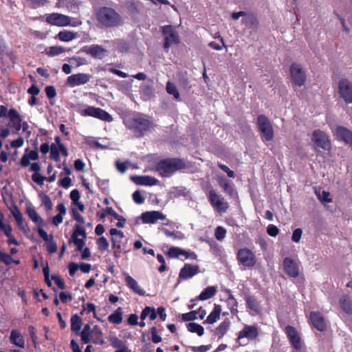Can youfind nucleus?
<instances>
[{
	"instance_id": "obj_48",
	"label": "nucleus",
	"mask_w": 352,
	"mask_h": 352,
	"mask_svg": "<svg viewBox=\"0 0 352 352\" xmlns=\"http://www.w3.org/2000/svg\"><path fill=\"white\" fill-rule=\"evenodd\" d=\"M10 341L16 344V346H19L20 347L22 346V337L21 336V333L19 331L13 330L11 332L10 335Z\"/></svg>"
},
{
	"instance_id": "obj_3",
	"label": "nucleus",
	"mask_w": 352,
	"mask_h": 352,
	"mask_svg": "<svg viewBox=\"0 0 352 352\" xmlns=\"http://www.w3.org/2000/svg\"><path fill=\"white\" fill-rule=\"evenodd\" d=\"M95 14L101 27L114 28L121 25L123 23L122 16L112 8H99Z\"/></svg>"
},
{
	"instance_id": "obj_14",
	"label": "nucleus",
	"mask_w": 352,
	"mask_h": 352,
	"mask_svg": "<svg viewBox=\"0 0 352 352\" xmlns=\"http://www.w3.org/2000/svg\"><path fill=\"white\" fill-rule=\"evenodd\" d=\"M237 259L243 267L248 268L254 267L256 262L254 252L248 248H242L238 251Z\"/></svg>"
},
{
	"instance_id": "obj_52",
	"label": "nucleus",
	"mask_w": 352,
	"mask_h": 352,
	"mask_svg": "<svg viewBox=\"0 0 352 352\" xmlns=\"http://www.w3.org/2000/svg\"><path fill=\"white\" fill-rule=\"evenodd\" d=\"M29 6L32 8L36 9L39 7L43 6L48 0H26Z\"/></svg>"
},
{
	"instance_id": "obj_38",
	"label": "nucleus",
	"mask_w": 352,
	"mask_h": 352,
	"mask_svg": "<svg viewBox=\"0 0 352 352\" xmlns=\"http://www.w3.org/2000/svg\"><path fill=\"white\" fill-rule=\"evenodd\" d=\"M148 316L151 320H154L157 318V311L153 307H146L140 314V319L144 320Z\"/></svg>"
},
{
	"instance_id": "obj_40",
	"label": "nucleus",
	"mask_w": 352,
	"mask_h": 352,
	"mask_svg": "<svg viewBox=\"0 0 352 352\" xmlns=\"http://www.w3.org/2000/svg\"><path fill=\"white\" fill-rule=\"evenodd\" d=\"M27 212L37 226H43V220L34 208H28Z\"/></svg>"
},
{
	"instance_id": "obj_58",
	"label": "nucleus",
	"mask_w": 352,
	"mask_h": 352,
	"mask_svg": "<svg viewBox=\"0 0 352 352\" xmlns=\"http://www.w3.org/2000/svg\"><path fill=\"white\" fill-rule=\"evenodd\" d=\"M151 340L153 343H159L162 340V337L157 333V329L156 327H153L151 329Z\"/></svg>"
},
{
	"instance_id": "obj_7",
	"label": "nucleus",
	"mask_w": 352,
	"mask_h": 352,
	"mask_svg": "<svg viewBox=\"0 0 352 352\" xmlns=\"http://www.w3.org/2000/svg\"><path fill=\"white\" fill-rule=\"evenodd\" d=\"M80 115L84 117H91L104 122H112L113 117L106 110L94 106H87Z\"/></svg>"
},
{
	"instance_id": "obj_39",
	"label": "nucleus",
	"mask_w": 352,
	"mask_h": 352,
	"mask_svg": "<svg viewBox=\"0 0 352 352\" xmlns=\"http://www.w3.org/2000/svg\"><path fill=\"white\" fill-rule=\"evenodd\" d=\"M187 329L188 331L197 334L199 336H202L204 334V329L199 323H194L190 322L187 324Z\"/></svg>"
},
{
	"instance_id": "obj_47",
	"label": "nucleus",
	"mask_w": 352,
	"mask_h": 352,
	"mask_svg": "<svg viewBox=\"0 0 352 352\" xmlns=\"http://www.w3.org/2000/svg\"><path fill=\"white\" fill-rule=\"evenodd\" d=\"M96 243H97L98 250L102 252L108 250V249L109 248V241L107 239V238L104 236H100L99 239H98Z\"/></svg>"
},
{
	"instance_id": "obj_30",
	"label": "nucleus",
	"mask_w": 352,
	"mask_h": 352,
	"mask_svg": "<svg viewBox=\"0 0 352 352\" xmlns=\"http://www.w3.org/2000/svg\"><path fill=\"white\" fill-rule=\"evenodd\" d=\"M78 37V33L74 32L72 30H60L56 36V38L59 39L60 41L69 42Z\"/></svg>"
},
{
	"instance_id": "obj_24",
	"label": "nucleus",
	"mask_w": 352,
	"mask_h": 352,
	"mask_svg": "<svg viewBox=\"0 0 352 352\" xmlns=\"http://www.w3.org/2000/svg\"><path fill=\"white\" fill-rule=\"evenodd\" d=\"M131 179L135 184L143 186H154L159 182L157 179L148 175L134 176Z\"/></svg>"
},
{
	"instance_id": "obj_12",
	"label": "nucleus",
	"mask_w": 352,
	"mask_h": 352,
	"mask_svg": "<svg viewBox=\"0 0 352 352\" xmlns=\"http://www.w3.org/2000/svg\"><path fill=\"white\" fill-rule=\"evenodd\" d=\"M45 22L50 25L56 26L77 25V24L71 23L69 16L56 12L46 14Z\"/></svg>"
},
{
	"instance_id": "obj_13",
	"label": "nucleus",
	"mask_w": 352,
	"mask_h": 352,
	"mask_svg": "<svg viewBox=\"0 0 352 352\" xmlns=\"http://www.w3.org/2000/svg\"><path fill=\"white\" fill-rule=\"evenodd\" d=\"M283 267L284 272L290 278H298L300 275V263L291 257L283 259Z\"/></svg>"
},
{
	"instance_id": "obj_2",
	"label": "nucleus",
	"mask_w": 352,
	"mask_h": 352,
	"mask_svg": "<svg viewBox=\"0 0 352 352\" xmlns=\"http://www.w3.org/2000/svg\"><path fill=\"white\" fill-rule=\"evenodd\" d=\"M187 168L186 161L179 157H168L157 162L155 170L163 177H168L174 173Z\"/></svg>"
},
{
	"instance_id": "obj_45",
	"label": "nucleus",
	"mask_w": 352,
	"mask_h": 352,
	"mask_svg": "<svg viewBox=\"0 0 352 352\" xmlns=\"http://www.w3.org/2000/svg\"><path fill=\"white\" fill-rule=\"evenodd\" d=\"M102 333L101 330L97 327H95L92 331L93 343L102 344L104 343V340L102 338Z\"/></svg>"
},
{
	"instance_id": "obj_16",
	"label": "nucleus",
	"mask_w": 352,
	"mask_h": 352,
	"mask_svg": "<svg viewBox=\"0 0 352 352\" xmlns=\"http://www.w3.org/2000/svg\"><path fill=\"white\" fill-rule=\"evenodd\" d=\"M199 273V266L190 263H185L181 268L178 280H188Z\"/></svg>"
},
{
	"instance_id": "obj_17",
	"label": "nucleus",
	"mask_w": 352,
	"mask_h": 352,
	"mask_svg": "<svg viewBox=\"0 0 352 352\" xmlns=\"http://www.w3.org/2000/svg\"><path fill=\"white\" fill-rule=\"evenodd\" d=\"M309 323L311 326L320 332L326 331L327 324L322 313L319 311H311L309 314Z\"/></svg>"
},
{
	"instance_id": "obj_5",
	"label": "nucleus",
	"mask_w": 352,
	"mask_h": 352,
	"mask_svg": "<svg viewBox=\"0 0 352 352\" xmlns=\"http://www.w3.org/2000/svg\"><path fill=\"white\" fill-rule=\"evenodd\" d=\"M206 195L210 205L217 212L223 213L227 211L229 208V204L211 186H210Z\"/></svg>"
},
{
	"instance_id": "obj_50",
	"label": "nucleus",
	"mask_w": 352,
	"mask_h": 352,
	"mask_svg": "<svg viewBox=\"0 0 352 352\" xmlns=\"http://www.w3.org/2000/svg\"><path fill=\"white\" fill-rule=\"evenodd\" d=\"M110 342L112 346L116 349H122V347L126 346L124 342L116 336L110 338Z\"/></svg>"
},
{
	"instance_id": "obj_63",
	"label": "nucleus",
	"mask_w": 352,
	"mask_h": 352,
	"mask_svg": "<svg viewBox=\"0 0 352 352\" xmlns=\"http://www.w3.org/2000/svg\"><path fill=\"white\" fill-rule=\"evenodd\" d=\"M52 279L54 281L56 285L60 289H64L65 287V283L59 275L54 274L52 276Z\"/></svg>"
},
{
	"instance_id": "obj_26",
	"label": "nucleus",
	"mask_w": 352,
	"mask_h": 352,
	"mask_svg": "<svg viewBox=\"0 0 352 352\" xmlns=\"http://www.w3.org/2000/svg\"><path fill=\"white\" fill-rule=\"evenodd\" d=\"M217 291V289L215 286H208L199 294V295L197 297V299L200 301L211 299L214 296Z\"/></svg>"
},
{
	"instance_id": "obj_51",
	"label": "nucleus",
	"mask_w": 352,
	"mask_h": 352,
	"mask_svg": "<svg viewBox=\"0 0 352 352\" xmlns=\"http://www.w3.org/2000/svg\"><path fill=\"white\" fill-rule=\"evenodd\" d=\"M180 249L177 247H170L166 252V256L171 258H179L180 256Z\"/></svg>"
},
{
	"instance_id": "obj_18",
	"label": "nucleus",
	"mask_w": 352,
	"mask_h": 352,
	"mask_svg": "<svg viewBox=\"0 0 352 352\" xmlns=\"http://www.w3.org/2000/svg\"><path fill=\"white\" fill-rule=\"evenodd\" d=\"M165 219L166 215L159 210L146 211L141 214L142 222L145 224H154Z\"/></svg>"
},
{
	"instance_id": "obj_33",
	"label": "nucleus",
	"mask_w": 352,
	"mask_h": 352,
	"mask_svg": "<svg viewBox=\"0 0 352 352\" xmlns=\"http://www.w3.org/2000/svg\"><path fill=\"white\" fill-rule=\"evenodd\" d=\"M243 23L248 28L256 29L258 26V21L257 18L250 14H245V16L243 19Z\"/></svg>"
},
{
	"instance_id": "obj_57",
	"label": "nucleus",
	"mask_w": 352,
	"mask_h": 352,
	"mask_svg": "<svg viewBox=\"0 0 352 352\" xmlns=\"http://www.w3.org/2000/svg\"><path fill=\"white\" fill-rule=\"evenodd\" d=\"M217 166L219 169L226 173L229 177L234 178L235 177L234 171L231 170L227 166L224 165V164L217 162Z\"/></svg>"
},
{
	"instance_id": "obj_28",
	"label": "nucleus",
	"mask_w": 352,
	"mask_h": 352,
	"mask_svg": "<svg viewBox=\"0 0 352 352\" xmlns=\"http://www.w3.org/2000/svg\"><path fill=\"white\" fill-rule=\"evenodd\" d=\"M219 184L223 190V192L230 197H232L234 194V186L230 183V182L223 177L219 178Z\"/></svg>"
},
{
	"instance_id": "obj_32",
	"label": "nucleus",
	"mask_w": 352,
	"mask_h": 352,
	"mask_svg": "<svg viewBox=\"0 0 352 352\" xmlns=\"http://www.w3.org/2000/svg\"><path fill=\"white\" fill-rule=\"evenodd\" d=\"M230 325L229 319L226 318L219 323V325L215 330V334L219 338H223L228 332Z\"/></svg>"
},
{
	"instance_id": "obj_20",
	"label": "nucleus",
	"mask_w": 352,
	"mask_h": 352,
	"mask_svg": "<svg viewBox=\"0 0 352 352\" xmlns=\"http://www.w3.org/2000/svg\"><path fill=\"white\" fill-rule=\"evenodd\" d=\"M90 80V75L88 74L78 73L72 74L67 77V85L71 87L79 86V85H85Z\"/></svg>"
},
{
	"instance_id": "obj_4",
	"label": "nucleus",
	"mask_w": 352,
	"mask_h": 352,
	"mask_svg": "<svg viewBox=\"0 0 352 352\" xmlns=\"http://www.w3.org/2000/svg\"><path fill=\"white\" fill-rule=\"evenodd\" d=\"M86 238L87 233L85 229L79 225H76L71 236V239L76 246L78 251L83 250L81 255L82 259L88 258L91 255L89 248H87L84 249Z\"/></svg>"
},
{
	"instance_id": "obj_64",
	"label": "nucleus",
	"mask_w": 352,
	"mask_h": 352,
	"mask_svg": "<svg viewBox=\"0 0 352 352\" xmlns=\"http://www.w3.org/2000/svg\"><path fill=\"white\" fill-rule=\"evenodd\" d=\"M32 180L38 185H43L44 180L46 179V177L42 176L39 173H34L32 177Z\"/></svg>"
},
{
	"instance_id": "obj_1",
	"label": "nucleus",
	"mask_w": 352,
	"mask_h": 352,
	"mask_svg": "<svg viewBox=\"0 0 352 352\" xmlns=\"http://www.w3.org/2000/svg\"><path fill=\"white\" fill-rule=\"evenodd\" d=\"M123 122L136 138H142L146 133L152 132L157 126L151 118L141 113L132 114L125 118Z\"/></svg>"
},
{
	"instance_id": "obj_60",
	"label": "nucleus",
	"mask_w": 352,
	"mask_h": 352,
	"mask_svg": "<svg viewBox=\"0 0 352 352\" xmlns=\"http://www.w3.org/2000/svg\"><path fill=\"white\" fill-rule=\"evenodd\" d=\"M41 202L42 205H43L47 210L52 209L53 204L49 196L43 195V196L41 198Z\"/></svg>"
},
{
	"instance_id": "obj_41",
	"label": "nucleus",
	"mask_w": 352,
	"mask_h": 352,
	"mask_svg": "<svg viewBox=\"0 0 352 352\" xmlns=\"http://www.w3.org/2000/svg\"><path fill=\"white\" fill-rule=\"evenodd\" d=\"M45 245L46 247L47 252L52 254H54L58 250L57 243L54 239V236H52L51 238H50L48 240L45 241Z\"/></svg>"
},
{
	"instance_id": "obj_49",
	"label": "nucleus",
	"mask_w": 352,
	"mask_h": 352,
	"mask_svg": "<svg viewBox=\"0 0 352 352\" xmlns=\"http://www.w3.org/2000/svg\"><path fill=\"white\" fill-rule=\"evenodd\" d=\"M65 51V48L61 46H51L47 49L46 53L51 57L63 53Z\"/></svg>"
},
{
	"instance_id": "obj_59",
	"label": "nucleus",
	"mask_w": 352,
	"mask_h": 352,
	"mask_svg": "<svg viewBox=\"0 0 352 352\" xmlns=\"http://www.w3.org/2000/svg\"><path fill=\"white\" fill-rule=\"evenodd\" d=\"M45 92L46 94L47 97L49 99L54 98L56 96V90L53 86H47L45 89Z\"/></svg>"
},
{
	"instance_id": "obj_23",
	"label": "nucleus",
	"mask_w": 352,
	"mask_h": 352,
	"mask_svg": "<svg viewBox=\"0 0 352 352\" xmlns=\"http://www.w3.org/2000/svg\"><path fill=\"white\" fill-rule=\"evenodd\" d=\"M285 332L292 346L297 350L301 349V340L295 328L292 326H287L285 328Z\"/></svg>"
},
{
	"instance_id": "obj_42",
	"label": "nucleus",
	"mask_w": 352,
	"mask_h": 352,
	"mask_svg": "<svg viewBox=\"0 0 352 352\" xmlns=\"http://www.w3.org/2000/svg\"><path fill=\"white\" fill-rule=\"evenodd\" d=\"M166 92L173 96L176 100H180V94L175 85V84L170 81L166 82Z\"/></svg>"
},
{
	"instance_id": "obj_44",
	"label": "nucleus",
	"mask_w": 352,
	"mask_h": 352,
	"mask_svg": "<svg viewBox=\"0 0 352 352\" xmlns=\"http://www.w3.org/2000/svg\"><path fill=\"white\" fill-rule=\"evenodd\" d=\"M246 306L252 310H256L258 307V302L254 296H247L245 298Z\"/></svg>"
},
{
	"instance_id": "obj_61",
	"label": "nucleus",
	"mask_w": 352,
	"mask_h": 352,
	"mask_svg": "<svg viewBox=\"0 0 352 352\" xmlns=\"http://www.w3.org/2000/svg\"><path fill=\"white\" fill-rule=\"evenodd\" d=\"M133 199L138 204H142L144 201V198L142 196L140 190L133 192Z\"/></svg>"
},
{
	"instance_id": "obj_25",
	"label": "nucleus",
	"mask_w": 352,
	"mask_h": 352,
	"mask_svg": "<svg viewBox=\"0 0 352 352\" xmlns=\"http://www.w3.org/2000/svg\"><path fill=\"white\" fill-rule=\"evenodd\" d=\"M125 283L128 287L132 289L135 293L140 296L144 295L145 291L140 287L138 281L129 275L125 277Z\"/></svg>"
},
{
	"instance_id": "obj_53",
	"label": "nucleus",
	"mask_w": 352,
	"mask_h": 352,
	"mask_svg": "<svg viewBox=\"0 0 352 352\" xmlns=\"http://www.w3.org/2000/svg\"><path fill=\"white\" fill-rule=\"evenodd\" d=\"M81 339L85 343L90 342V326L87 324L81 332Z\"/></svg>"
},
{
	"instance_id": "obj_6",
	"label": "nucleus",
	"mask_w": 352,
	"mask_h": 352,
	"mask_svg": "<svg viewBox=\"0 0 352 352\" xmlns=\"http://www.w3.org/2000/svg\"><path fill=\"white\" fill-rule=\"evenodd\" d=\"M259 336V329L257 324H243V329L237 333L236 342L239 345H245L243 343L244 339L248 342L258 340Z\"/></svg>"
},
{
	"instance_id": "obj_15",
	"label": "nucleus",
	"mask_w": 352,
	"mask_h": 352,
	"mask_svg": "<svg viewBox=\"0 0 352 352\" xmlns=\"http://www.w3.org/2000/svg\"><path fill=\"white\" fill-rule=\"evenodd\" d=\"M338 93L346 103L352 102V83L347 78H342L338 82Z\"/></svg>"
},
{
	"instance_id": "obj_27",
	"label": "nucleus",
	"mask_w": 352,
	"mask_h": 352,
	"mask_svg": "<svg viewBox=\"0 0 352 352\" xmlns=\"http://www.w3.org/2000/svg\"><path fill=\"white\" fill-rule=\"evenodd\" d=\"M8 118L10 119L9 125L19 131L21 129V118L19 114L14 109H11L8 113Z\"/></svg>"
},
{
	"instance_id": "obj_43",
	"label": "nucleus",
	"mask_w": 352,
	"mask_h": 352,
	"mask_svg": "<svg viewBox=\"0 0 352 352\" xmlns=\"http://www.w3.org/2000/svg\"><path fill=\"white\" fill-rule=\"evenodd\" d=\"M8 208H9L11 213L14 217V218L16 219V220L18 222L19 226H20L22 219H21V213H20V210H19V208L13 202H11L10 204L8 205Z\"/></svg>"
},
{
	"instance_id": "obj_36",
	"label": "nucleus",
	"mask_w": 352,
	"mask_h": 352,
	"mask_svg": "<svg viewBox=\"0 0 352 352\" xmlns=\"http://www.w3.org/2000/svg\"><path fill=\"white\" fill-rule=\"evenodd\" d=\"M38 152L35 150L29 151L25 149V153L23 155V167H26L30 164V160H38Z\"/></svg>"
},
{
	"instance_id": "obj_37",
	"label": "nucleus",
	"mask_w": 352,
	"mask_h": 352,
	"mask_svg": "<svg viewBox=\"0 0 352 352\" xmlns=\"http://www.w3.org/2000/svg\"><path fill=\"white\" fill-rule=\"evenodd\" d=\"M108 320L111 324H120L122 320V309L121 307L117 308L113 313L108 316Z\"/></svg>"
},
{
	"instance_id": "obj_62",
	"label": "nucleus",
	"mask_w": 352,
	"mask_h": 352,
	"mask_svg": "<svg viewBox=\"0 0 352 352\" xmlns=\"http://www.w3.org/2000/svg\"><path fill=\"white\" fill-rule=\"evenodd\" d=\"M211 347V345H200V346H191L190 349L193 352H206L208 351Z\"/></svg>"
},
{
	"instance_id": "obj_10",
	"label": "nucleus",
	"mask_w": 352,
	"mask_h": 352,
	"mask_svg": "<svg viewBox=\"0 0 352 352\" xmlns=\"http://www.w3.org/2000/svg\"><path fill=\"white\" fill-rule=\"evenodd\" d=\"M311 141L324 151H329L331 148V141L327 133L320 129L312 132Z\"/></svg>"
},
{
	"instance_id": "obj_55",
	"label": "nucleus",
	"mask_w": 352,
	"mask_h": 352,
	"mask_svg": "<svg viewBox=\"0 0 352 352\" xmlns=\"http://www.w3.org/2000/svg\"><path fill=\"white\" fill-rule=\"evenodd\" d=\"M226 230L221 227V226H217L215 230V237L217 240L221 241L223 239L226 237Z\"/></svg>"
},
{
	"instance_id": "obj_46",
	"label": "nucleus",
	"mask_w": 352,
	"mask_h": 352,
	"mask_svg": "<svg viewBox=\"0 0 352 352\" xmlns=\"http://www.w3.org/2000/svg\"><path fill=\"white\" fill-rule=\"evenodd\" d=\"M50 158L56 162L60 160V148L56 144H52L50 146Z\"/></svg>"
},
{
	"instance_id": "obj_19",
	"label": "nucleus",
	"mask_w": 352,
	"mask_h": 352,
	"mask_svg": "<svg viewBox=\"0 0 352 352\" xmlns=\"http://www.w3.org/2000/svg\"><path fill=\"white\" fill-rule=\"evenodd\" d=\"M335 135L339 141L344 142L352 148V131L345 126H337Z\"/></svg>"
},
{
	"instance_id": "obj_11",
	"label": "nucleus",
	"mask_w": 352,
	"mask_h": 352,
	"mask_svg": "<svg viewBox=\"0 0 352 352\" xmlns=\"http://www.w3.org/2000/svg\"><path fill=\"white\" fill-rule=\"evenodd\" d=\"M289 74L294 86L301 87L306 81V74L301 65L296 63L292 64L289 69Z\"/></svg>"
},
{
	"instance_id": "obj_22",
	"label": "nucleus",
	"mask_w": 352,
	"mask_h": 352,
	"mask_svg": "<svg viewBox=\"0 0 352 352\" xmlns=\"http://www.w3.org/2000/svg\"><path fill=\"white\" fill-rule=\"evenodd\" d=\"M110 234L112 236L111 239L112 248L116 250L114 254H116V253H121V240L124 236L123 232L116 228H111L110 230Z\"/></svg>"
},
{
	"instance_id": "obj_54",
	"label": "nucleus",
	"mask_w": 352,
	"mask_h": 352,
	"mask_svg": "<svg viewBox=\"0 0 352 352\" xmlns=\"http://www.w3.org/2000/svg\"><path fill=\"white\" fill-rule=\"evenodd\" d=\"M197 311H191L188 313L182 314L181 315L182 319L184 321H192L197 318Z\"/></svg>"
},
{
	"instance_id": "obj_21",
	"label": "nucleus",
	"mask_w": 352,
	"mask_h": 352,
	"mask_svg": "<svg viewBox=\"0 0 352 352\" xmlns=\"http://www.w3.org/2000/svg\"><path fill=\"white\" fill-rule=\"evenodd\" d=\"M82 51L87 54H89L93 58H99L100 60H101L107 52L105 48L96 44L90 46H85L82 48Z\"/></svg>"
},
{
	"instance_id": "obj_35",
	"label": "nucleus",
	"mask_w": 352,
	"mask_h": 352,
	"mask_svg": "<svg viewBox=\"0 0 352 352\" xmlns=\"http://www.w3.org/2000/svg\"><path fill=\"white\" fill-rule=\"evenodd\" d=\"M71 330L73 332L78 333L82 328V320L78 314H73L70 318Z\"/></svg>"
},
{
	"instance_id": "obj_56",
	"label": "nucleus",
	"mask_w": 352,
	"mask_h": 352,
	"mask_svg": "<svg viewBox=\"0 0 352 352\" xmlns=\"http://www.w3.org/2000/svg\"><path fill=\"white\" fill-rule=\"evenodd\" d=\"M28 331L31 339L34 343V348H36V346H38V336H36V329L34 327L30 326L28 327Z\"/></svg>"
},
{
	"instance_id": "obj_31",
	"label": "nucleus",
	"mask_w": 352,
	"mask_h": 352,
	"mask_svg": "<svg viewBox=\"0 0 352 352\" xmlns=\"http://www.w3.org/2000/svg\"><path fill=\"white\" fill-rule=\"evenodd\" d=\"M221 311V307L219 305H214V307L212 311L208 316L206 320L204 322V324H214L215 322L219 318V316Z\"/></svg>"
},
{
	"instance_id": "obj_9",
	"label": "nucleus",
	"mask_w": 352,
	"mask_h": 352,
	"mask_svg": "<svg viewBox=\"0 0 352 352\" xmlns=\"http://www.w3.org/2000/svg\"><path fill=\"white\" fill-rule=\"evenodd\" d=\"M162 34L164 37V48L168 50L172 45H177L180 43V38L171 25L162 26Z\"/></svg>"
},
{
	"instance_id": "obj_34",
	"label": "nucleus",
	"mask_w": 352,
	"mask_h": 352,
	"mask_svg": "<svg viewBox=\"0 0 352 352\" xmlns=\"http://www.w3.org/2000/svg\"><path fill=\"white\" fill-rule=\"evenodd\" d=\"M227 292L228 293V300H227V304L230 310V312L233 315H236L238 313L237 307H238V302L236 298L234 297V295L232 294L231 291L230 289L227 290Z\"/></svg>"
},
{
	"instance_id": "obj_29",
	"label": "nucleus",
	"mask_w": 352,
	"mask_h": 352,
	"mask_svg": "<svg viewBox=\"0 0 352 352\" xmlns=\"http://www.w3.org/2000/svg\"><path fill=\"white\" fill-rule=\"evenodd\" d=\"M340 306L341 309L348 315L352 314V302L349 295H343L340 298Z\"/></svg>"
},
{
	"instance_id": "obj_8",
	"label": "nucleus",
	"mask_w": 352,
	"mask_h": 352,
	"mask_svg": "<svg viewBox=\"0 0 352 352\" xmlns=\"http://www.w3.org/2000/svg\"><path fill=\"white\" fill-rule=\"evenodd\" d=\"M257 125L262 135V138L265 142H270L274 137V131L272 123L269 118L265 115H260L257 117Z\"/></svg>"
}]
</instances>
